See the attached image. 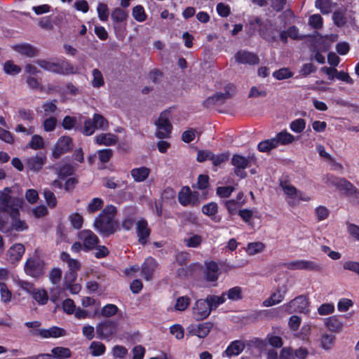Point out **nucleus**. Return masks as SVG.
I'll use <instances>...</instances> for the list:
<instances>
[{"mask_svg": "<svg viewBox=\"0 0 359 359\" xmlns=\"http://www.w3.org/2000/svg\"><path fill=\"white\" fill-rule=\"evenodd\" d=\"M90 84L95 88H100L104 85L103 74L98 69H93L92 70Z\"/></svg>", "mask_w": 359, "mask_h": 359, "instance_id": "c85d7f7f", "label": "nucleus"}, {"mask_svg": "<svg viewBox=\"0 0 359 359\" xmlns=\"http://www.w3.org/2000/svg\"><path fill=\"white\" fill-rule=\"evenodd\" d=\"M211 313L205 299H197L192 307V316L196 320H203Z\"/></svg>", "mask_w": 359, "mask_h": 359, "instance_id": "9d476101", "label": "nucleus"}, {"mask_svg": "<svg viewBox=\"0 0 359 359\" xmlns=\"http://www.w3.org/2000/svg\"><path fill=\"white\" fill-rule=\"evenodd\" d=\"M79 238L83 242V250L85 252L95 249L100 243L99 238L89 229H84L79 231Z\"/></svg>", "mask_w": 359, "mask_h": 359, "instance_id": "1a4fd4ad", "label": "nucleus"}, {"mask_svg": "<svg viewBox=\"0 0 359 359\" xmlns=\"http://www.w3.org/2000/svg\"><path fill=\"white\" fill-rule=\"evenodd\" d=\"M118 322L114 320H104L95 327L97 337L102 340H111L118 331Z\"/></svg>", "mask_w": 359, "mask_h": 359, "instance_id": "423d86ee", "label": "nucleus"}, {"mask_svg": "<svg viewBox=\"0 0 359 359\" xmlns=\"http://www.w3.org/2000/svg\"><path fill=\"white\" fill-rule=\"evenodd\" d=\"M191 299L187 296L180 297L177 299L175 308L176 310L183 311L187 309L190 304Z\"/></svg>", "mask_w": 359, "mask_h": 359, "instance_id": "3c124183", "label": "nucleus"}, {"mask_svg": "<svg viewBox=\"0 0 359 359\" xmlns=\"http://www.w3.org/2000/svg\"><path fill=\"white\" fill-rule=\"evenodd\" d=\"M205 300L212 312V311L216 310L219 305L224 304L226 300V297H225V294H222L221 296L209 294L206 297Z\"/></svg>", "mask_w": 359, "mask_h": 359, "instance_id": "a878e982", "label": "nucleus"}, {"mask_svg": "<svg viewBox=\"0 0 359 359\" xmlns=\"http://www.w3.org/2000/svg\"><path fill=\"white\" fill-rule=\"evenodd\" d=\"M42 108L44 111V114L46 116H51L55 114L57 110V107L56 105V101H49L46 102L43 104Z\"/></svg>", "mask_w": 359, "mask_h": 359, "instance_id": "603ef678", "label": "nucleus"}, {"mask_svg": "<svg viewBox=\"0 0 359 359\" xmlns=\"http://www.w3.org/2000/svg\"><path fill=\"white\" fill-rule=\"evenodd\" d=\"M74 172V167L69 164H64L60 166L57 172L58 177L61 180H64L66 177L72 175Z\"/></svg>", "mask_w": 359, "mask_h": 359, "instance_id": "4c0bfd02", "label": "nucleus"}, {"mask_svg": "<svg viewBox=\"0 0 359 359\" xmlns=\"http://www.w3.org/2000/svg\"><path fill=\"white\" fill-rule=\"evenodd\" d=\"M235 60L240 64L257 65L259 62L258 56L253 53L245 50L238 51L235 54Z\"/></svg>", "mask_w": 359, "mask_h": 359, "instance_id": "dca6fc26", "label": "nucleus"}, {"mask_svg": "<svg viewBox=\"0 0 359 359\" xmlns=\"http://www.w3.org/2000/svg\"><path fill=\"white\" fill-rule=\"evenodd\" d=\"M303 270L319 272L322 270V266L318 262L303 260Z\"/></svg>", "mask_w": 359, "mask_h": 359, "instance_id": "6e6d98bb", "label": "nucleus"}, {"mask_svg": "<svg viewBox=\"0 0 359 359\" xmlns=\"http://www.w3.org/2000/svg\"><path fill=\"white\" fill-rule=\"evenodd\" d=\"M327 181L338 189L343 190L346 197L353 200L359 199V189L346 179L330 175L327 177Z\"/></svg>", "mask_w": 359, "mask_h": 359, "instance_id": "20e7f679", "label": "nucleus"}, {"mask_svg": "<svg viewBox=\"0 0 359 359\" xmlns=\"http://www.w3.org/2000/svg\"><path fill=\"white\" fill-rule=\"evenodd\" d=\"M32 335L40 336L41 338H58L64 337L67 334V331L64 328L52 326L48 329H40L34 331H31Z\"/></svg>", "mask_w": 359, "mask_h": 359, "instance_id": "9b49d317", "label": "nucleus"}, {"mask_svg": "<svg viewBox=\"0 0 359 359\" xmlns=\"http://www.w3.org/2000/svg\"><path fill=\"white\" fill-rule=\"evenodd\" d=\"M128 17L127 13L121 8H115L111 13V18L116 23L123 22Z\"/></svg>", "mask_w": 359, "mask_h": 359, "instance_id": "c03bdc74", "label": "nucleus"}, {"mask_svg": "<svg viewBox=\"0 0 359 359\" xmlns=\"http://www.w3.org/2000/svg\"><path fill=\"white\" fill-rule=\"evenodd\" d=\"M91 353L93 356L97 357L103 355L106 351L105 345L100 341H93L90 346Z\"/></svg>", "mask_w": 359, "mask_h": 359, "instance_id": "ea45409f", "label": "nucleus"}, {"mask_svg": "<svg viewBox=\"0 0 359 359\" xmlns=\"http://www.w3.org/2000/svg\"><path fill=\"white\" fill-rule=\"evenodd\" d=\"M97 11L100 20L106 21L109 16L108 7L107 4L100 3L97 5Z\"/></svg>", "mask_w": 359, "mask_h": 359, "instance_id": "69168bd1", "label": "nucleus"}, {"mask_svg": "<svg viewBox=\"0 0 359 359\" xmlns=\"http://www.w3.org/2000/svg\"><path fill=\"white\" fill-rule=\"evenodd\" d=\"M151 232L148 222L144 218H141L136 222V233L138 242L141 245H144L147 243Z\"/></svg>", "mask_w": 359, "mask_h": 359, "instance_id": "f8f14e48", "label": "nucleus"}, {"mask_svg": "<svg viewBox=\"0 0 359 359\" xmlns=\"http://www.w3.org/2000/svg\"><path fill=\"white\" fill-rule=\"evenodd\" d=\"M12 190L5 187L0 191V211L8 213L10 216H16L23 203L22 199L11 196Z\"/></svg>", "mask_w": 359, "mask_h": 359, "instance_id": "f03ea898", "label": "nucleus"}, {"mask_svg": "<svg viewBox=\"0 0 359 359\" xmlns=\"http://www.w3.org/2000/svg\"><path fill=\"white\" fill-rule=\"evenodd\" d=\"M235 188L233 186L218 187L216 189V194L222 198H229L234 191Z\"/></svg>", "mask_w": 359, "mask_h": 359, "instance_id": "de8ad7c7", "label": "nucleus"}, {"mask_svg": "<svg viewBox=\"0 0 359 359\" xmlns=\"http://www.w3.org/2000/svg\"><path fill=\"white\" fill-rule=\"evenodd\" d=\"M69 221L72 226L76 229H79L82 227L83 219L82 215L78 212L73 213L69 216Z\"/></svg>", "mask_w": 359, "mask_h": 359, "instance_id": "864d4df0", "label": "nucleus"}, {"mask_svg": "<svg viewBox=\"0 0 359 359\" xmlns=\"http://www.w3.org/2000/svg\"><path fill=\"white\" fill-rule=\"evenodd\" d=\"M76 69L67 61H63L60 63H57V68L56 73L60 74H69L76 73Z\"/></svg>", "mask_w": 359, "mask_h": 359, "instance_id": "473e14b6", "label": "nucleus"}, {"mask_svg": "<svg viewBox=\"0 0 359 359\" xmlns=\"http://www.w3.org/2000/svg\"><path fill=\"white\" fill-rule=\"evenodd\" d=\"M104 201L100 198H93L86 207V212L89 215L95 214L102 210Z\"/></svg>", "mask_w": 359, "mask_h": 359, "instance_id": "c756f323", "label": "nucleus"}, {"mask_svg": "<svg viewBox=\"0 0 359 359\" xmlns=\"http://www.w3.org/2000/svg\"><path fill=\"white\" fill-rule=\"evenodd\" d=\"M306 128V121L303 118H297L290 123V128L296 133H301Z\"/></svg>", "mask_w": 359, "mask_h": 359, "instance_id": "79ce46f5", "label": "nucleus"}, {"mask_svg": "<svg viewBox=\"0 0 359 359\" xmlns=\"http://www.w3.org/2000/svg\"><path fill=\"white\" fill-rule=\"evenodd\" d=\"M276 147H277L273 137L262 141L257 145V149L261 152H268Z\"/></svg>", "mask_w": 359, "mask_h": 359, "instance_id": "a19ab883", "label": "nucleus"}, {"mask_svg": "<svg viewBox=\"0 0 359 359\" xmlns=\"http://www.w3.org/2000/svg\"><path fill=\"white\" fill-rule=\"evenodd\" d=\"M171 114L170 110H165L161 113L155 121V135L158 139H168L170 137L172 126L171 123Z\"/></svg>", "mask_w": 359, "mask_h": 359, "instance_id": "7ed1b4c3", "label": "nucleus"}, {"mask_svg": "<svg viewBox=\"0 0 359 359\" xmlns=\"http://www.w3.org/2000/svg\"><path fill=\"white\" fill-rule=\"evenodd\" d=\"M12 48L19 54L27 57H33L38 54V50L29 43L16 44L13 46Z\"/></svg>", "mask_w": 359, "mask_h": 359, "instance_id": "aec40b11", "label": "nucleus"}, {"mask_svg": "<svg viewBox=\"0 0 359 359\" xmlns=\"http://www.w3.org/2000/svg\"><path fill=\"white\" fill-rule=\"evenodd\" d=\"M43 197L47 205L50 208H53L57 205V201L54 193L48 189H44L43 191Z\"/></svg>", "mask_w": 359, "mask_h": 359, "instance_id": "37998d69", "label": "nucleus"}, {"mask_svg": "<svg viewBox=\"0 0 359 359\" xmlns=\"http://www.w3.org/2000/svg\"><path fill=\"white\" fill-rule=\"evenodd\" d=\"M219 266L217 262L210 261L206 264L204 271V278L208 282H217L219 278Z\"/></svg>", "mask_w": 359, "mask_h": 359, "instance_id": "a211bd4d", "label": "nucleus"}, {"mask_svg": "<svg viewBox=\"0 0 359 359\" xmlns=\"http://www.w3.org/2000/svg\"><path fill=\"white\" fill-rule=\"evenodd\" d=\"M202 212L208 216L213 222H219L222 217L217 215L218 205L215 202H210L205 204L201 208Z\"/></svg>", "mask_w": 359, "mask_h": 359, "instance_id": "412c9836", "label": "nucleus"}, {"mask_svg": "<svg viewBox=\"0 0 359 359\" xmlns=\"http://www.w3.org/2000/svg\"><path fill=\"white\" fill-rule=\"evenodd\" d=\"M72 147V139L67 136H62L56 142L53 147V154L60 156L69 151Z\"/></svg>", "mask_w": 359, "mask_h": 359, "instance_id": "f3484780", "label": "nucleus"}, {"mask_svg": "<svg viewBox=\"0 0 359 359\" xmlns=\"http://www.w3.org/2000/svg\"><path fill=\"white\" fill-rule=\"evenodd\" d=\"M213 323L210 321L199 323L194 330V334L199 338H205L213 327Z\"/></svg>", "mask_w": 359, "mask_h": 359, "instance_id": "cd10ccee", "label": "nucleus"}, {"mask_svg": "<svg viewBox=\"0 0 359 359\" xmlns=\"http://www.w3.org/2000/svg\"><path fill=\"white\" fill-rule=\"evenodd\" d=\"M32 297L39 305H44L48 302V295L44 289H38L33 292Z\"/></svg>", "mask_w": 359, "mask_h": 359, "instance_id": "c9c22d12", "label": "nucleus"}, {"mask_svg": "<svg viewBox=\"0 0 359 359\" xmlns=\"http://www.w3.org/2000/svg\"><path fill=\"white\" fill-rule=\"evenodd\" d=\"M202 243V237L199 235H193L185 240V245L189 248H198Z\"/></svg>", "mask_w": 359, "mask_h": 359, "instance_id": "0e129e2a", "label": "nucleus"}, {"mask_svg": "<svg viewBox=\"0 0 359 359\" xmlns=\"http://www.w3.org/2000/svg\"><path fill=\"white\" fill-rule=\"evenodd\" d=\"M287 292V285H283L282 286H278L269 298L263 301L262 305L265 307H269L280 303L284 299Z\"/></svg>", "mask_w": 359, "mask_h": 359, "instance_id": "ddd939ff", "label": "nucleus"}, {"mask_svg": "<svg viewBox=\"0 0 359 359\" xmlns=\"http://www.w3.org/2000/svg\"><path fill=\"white\" fill-rule=\"evenodd\" d=\"M54 357L58 359H66L72 356V351L69 348L57 346L51 350Z\"/></svg>", "mask_w": 359, "mask_h": 359, "instance_id": "72a5a7b5", "label": "nucleus"}, {"mask_svg": "<svg viewBox=\"0 0 359 359\" xmlns=\"http://www.w3.org/2000/svg\"><path fill=\"white\" fill-rule=\"evenodd\" d=\"M96 129V126L94 122V118L93 119L88 118L84 121V127L83 133L86 135H91L93 134Z\"/></svg>", "mask_w": 359, "mask_h": 359, "instance_id": "338daca9", "label": "nucleus"}, {"mask_svg": "<svg viewBox=\"0 0 359 359\" xmlns=\"http://www.w3.org/2000/svg\"><path fill=\"white\" fill-rule=\"evenodd\" d=\"M245 344L241 340H235L231 341L223 352L222 356L232 357L238 355L244 350Z\"/></svg>", "mask_w": 359, "mask_h": 359, "instance_id": "6ab92c4d", "label": "nucleus"}, {"mask_svg": "<svg viewBox=\"0 0 359 359\" xmlns=\"http://www.w3.org/2000/svg\"><path fill=\"white\" fill-rule=\"evenodd\" d=\"M280 186L283 189L284 193L292 198L297 194V190L295 187L290 184L287 181H280Z\"/></svg>", "mask_w": 359, "mask_h": 359, "instance_id": "5fc2aeb1", "label": "nucleus"}, {"mask_svg": "<svg viewBox=\"0 0 359 359\" xmlns=\"http://www.w3.org/2000/svg\"><path fill=\"white\" fill-rule=\"evenodd\" d=\"M132 15L134 19L140 22H142L147 19V14L142 6L137 5L133 8Z\"/></svg>", "mask_w": 359, "mask_h": 359, "instance_id": "58836bf2", "label": "nucleus"}, {"mask_svg": "<svg viewBox=\"0 0 359 359\" xmlns=\"http://www.w3.org/2000/svg\"><path fill=\"white\" fill-rule=\"evenodd\" d=\"M118 311V308L113 304H107L104 306L101 311L100 315L104 318H110L115 316Z\"/></svg>", "mask_w": 359, "mask_h": 359, "instance_id": "e433bc0d", "label": "nucleus"}, {"mask_svg": "<svg viewBox=\"0 0 359 359\" xmlns=\"http://www.w3.org/2000/svg\"><path fill=\"white\" fill-rule=\"evenodd\" d=\"M293 73L288 68H282L273 73V76L277 80H283L291 78Z\"/></svg>", "mask_w": 359, "mask_h": 359, "instance_id": "8fccbe9b", "label": "nucleus"}, {"mask_svg": "<svg viewBox=\"0 0 359 359\" xmlns=\"http://www.w3.org/2000/svg\"><path fill=\"white\" fill-rule=\"evenodd\" d=\"M29 145L32 149H42L44 147L43 138L39 135H34L32 136Z\"/></svg>", "mask_w": 359, "mask_h": 359, "instance_id": "13d9d810", "label": "nucleus"}, {"mask_svg": "<svg viewBox=\"0 0 359 359\" xmlns=\"http://www.w3.org/2000/svg\"><path fill=\"white\" fill-rule=\"evenodd\" d=\"M273 139L276 142V147L280 145H288L296 141L295 137L286 130L278 133Z\"/></svg>", "mask_w": 359, "mask_h": 359, "instance_id": "5701e85b", "label": "nucleus"}, {"mask_svg": "<svg viewBox=\"0 0 359 359\" xmlns=\"http://www.w3.org/2000/svg\"><path fill=\"white\" fill-rule=\"evenodd\" d=\"M158 266V263L152 257H148L142 264V274L146 280H150L153 278L154 273Z\"/></svg>", "mask_w": 359, "mask_h": 359, "instance_id": "4468645a", "label": "nucleus"}, {"mask_svg": "<svg viewBox=\"0 0 359 359\" xmlns=\"http://www.w3.org/2000/svg\"><path fill=\"white\" fill-rule=\"evenodd\" d=\"M334 311V306L332 303H325L321 304L318 309V312L321 316H327L331 314Z\"/></svg>", "mask_w": 359, "mask_h": 359, "instance_id": "e2e57ef3", "label": "nucleus"}, {"mask_svg": "<svg viewBox=\"0 0 359 359\" xmlns=\"http://www.w3.org/2000/svg\"><path fill=\"white\" fill-rule=\"evenodd\" d=\"M36 63L44 69L56 73L57 63L44 60H38Z\"/></svg>", "mask_w": 359, "mask_h": 359, "instance_id": "680f3d73", "label": "nucleus"}, {"mask_svg": "<svg viewBox=\"0 0 359 359\" xmlns=\"http://www.w3.org/2000/svg\"><path fill=\"white\" fill-rule=\"evenodd\" d=\"M118 141L117 137L112 133H101L95 137V142L98 145L111 146Z\"/></svg>", "mask_w": 359, "mask_h": 359, "instance_id": "b1692460", "label": "nucleus"}, {"mask_svg": "<svg viewBox=\"0 0 359 359\" xmlns=\"http://www.w3.org/2000/svg\"><path fill=\"white\" fill-rule=\"evenodd\" d=\"M325 325L332 332H339L344 327V323L337 316L326 318Z\"/></svg>", "mask_w": 359, "mask_h": 359, "instance_id": "393cba45", "label": "nucleus"}, {"mask_svg": "<svg viewBox=\"0 0 359 359\" xmlns=\"http://www.w3.org/2000/svg\"><path fill=\"white\" fill-rule=\"evenodd\" d=\"M178 201L183 206H197L200 203L199 193L191 191L189 187L184 186L178 194Z\"/></svg>", "mask_w": 359, "mask_h": 359, "instance_id": "6e6552de", "label": "nucleus"}, {"mask_svg": "<svg viewBox=\"0 0 359 359\" xmlns=\"http://www.w3.org/2000/svg\"><path fill=\"white\" fill-rule=\"evenodd\" d=\"M0 294H1V300L7 304L11 302L12 298V292L8 288L6 284L3 282H0Z\"/></svg>", "mask_w": 359, "mask_h": 359, "instance_id": "a18cd8bd", "label": "nucleus"}, {"mask_svg": "<svg viewBox=\"0 0 359 359\" xmlns=\"http://www.w3.org/2000/svg\"><path fill=\"white\" fill-rule=\"evenodd\" d=\"M4 70L8 74L16 75L21 72V68L20 66L16 65L13 61L9 60L5 62Z\"/></svg>", "mask_w": 359, "mask_h": 359, "instance_id": "49530a36", "label": "nucleus"}, {"mask_svg": "<svg viewBox=\"0 0 359 359\" xmlns=\"http://www.w3.org/2000/svg\"><path fill=\"white\" fill-rule=\"evenodd\" d=\"M222 294H225V297L226 296L229 299L233 302H237L243 299V290L239 286L233 287Z\"/></svg>", "mask_w": 359, "mask_h": 359, "instance_id": "7c9ffc66", "label": "nucleus"}, {"mask_svg": "<svg viewBox=\"0 0 359 359\" xmlns=\"http://www.w3.org/2000/svg\"><path fill=\"white\" fill-rule=\"evenodd\" d=\"M117 212L116 208L113 205H107L95 217L93 226L101 235L110 236L117 230V223L114 220Z\"/></svg>", "mask_w": 359, "mask_h": 359, "instance_id": "f257e3e1", "label": "nucleus"}, {"mask_svg": "<svg viewBox=\"0 0 359 359\" xmlns=\"http://www.w3.org/2000/svg\"><path fill=\"white\" fill-rule=\"evenodd\" d=\"M347 231L355 240L359 241V226L352 223L347 224Z\"/></svg>", "mask_w": 359, "mask_h": 359, "instance_id": "774afa93", "label": "nucleus"}, {"mask_svg": "<svg viewBox=\"0 0 359 359\" xmlns=\"http://www.w3.org/2000/svg\"><path fill=\"white\" fill-rule=\"evenodd\" d=\"M150 170L147 167H140L132 169L131 176L135 182H141L144 181L149 176Z\"/></svg>", "mask_w": 359, "mask_h": 359, "instance_id": "bb28decb", "label": "nucleus"}, {"mask_svg": "<svg viewBox=\"0 0 359 359\" xmlns=\"http://www.w3.org/2000/svg\"><path fill=\"white\" fill-rule=\"evenodd\" d=\"M283 307L285 311L289 314L294 312L305 313L309 311V301L306 296L299 295L288 303L283 304Z\"/></svg>", "mask_w": 359, "mask_h": 359, "instance_id": "0eeeda50", "label": "nucleus"}, {"mask_svg": "<svg viewBox=\"0 0 359 359\" xmlns=\"http://www.w3.org/2000/svg\"><path fill=\"white\" fill-rule=\"evenodd\" d=\"M46 269L45 262L39 256L29 257L24 266L25 274L34 278L43 277L46 273Z\"/></svg>", "mask_w": 359, "mask_h": 359, "instance_id": "39448f33", "label": "nucleus"}, {"mask_svg": "<svg viewBox=\"0 0 359 359\" xmlns=\"http://www.w3.org/2000/svg\"><path fill=\"white\" fill-rule=\"evenodd\" d=\"M57 125V118L50 116L46 118L43 122V128L46 132H52L55 130Z\"/></svg>", "mask_w": 359, "mask_h": 359, "instance_id": "052dcab7", "label": "nucleus"}, {"mask_svg": "<svg viewBox=\"0 0 359 359\" xmlns=\"http://www.w3.org/2000/svg\"><path fill=\"white\" fill-rule=\"evenodd\" d=\"M25 252V248L22 243H15L7 252L8 260L11 264L18 262Z\"/></svg>", "mask_w": 359, "mask_h": 359, "instance_id": "2eb2a0df", "label": "nucleus"}, {"mask_svg": "<svg viewBox=\"0 0 359 359\" xmlns=\"http://www.w3.org/2000/svg\"><path fill=\"white\" fill-rule=\"evenodd\" d=\"M12 219L11 226L12 228L17 231H23L28 229V225L25 220L20 219V211L16 216H10Z\"/></svg>", "mask_w": 359, "mask_h": 359, "instance_id": "f704fd0d", "label": "nucleus"}, {"mask_svg": "<svg viewBox=\"0 0 359 359\" xmlns=\"http://www.w3.org/2000/svg\"><path fill=\"white\" fill-rule=\"evenodd\" d=\"M335 336L331 334L325 333L321 335L320 346L325 351L330 350L334 343Z\"/></svg>", "mask_w": 359, "mask_h": 359, "instance_id": "2f4dec72", "label": "nucleus"}, {"mask_svg": "<svg viewBox=\"0 0 359 359\" xmlns=\"http://www.w3.org/2000/svg\"><path fill=\"white\" fill-rule=\"evenodd\" d=\"M67 266L69 270L65 274V279L67 281L73 283L77 278L78 271L81 269V264L77 259H72L67 263Z\"/></svg>", "mask_w": 359, "mask_h": 359, "instance_id": "4be33fe9", "label": "nucleus"}, {"mask_svg": "<svg viewBox=\"0 0 359 359\" xmlns=\"http://www.w3.org/2000/svg\"><path fill=\"white\" fill-rule=\"evenodd\" d=\"M112 354L115 358L123 359L128 354V349L121 345H116L112 348Z\"/></svg>", "mask_w": 359, "mask_h": 359, "instance_id": "4d7b16f0", "label": "nucleus"}, {"mask_svg": "<svg viewBox=\"0 0 359 359\" xmlns=\"http://www.w3.org/2000/svg\"><path fill=\"white\" fill-rule=\"evenodd\" d=\"M210 177L207 175H199L197 179L196 188L199 190H204L209 187Z\"/></svg>", "mask_w": 359, "mask_h": 359, "instance_id": "bf43d9fd", "label": "nucleus"}, {"mask_svg": "<svg viewBox=\"0 0 359 359\" xmlns=\"http://www.w3.org/2000/svg\"><path fill=\"white\" fill-rule=\"evenodd\" d=\"M265 248V245L262 242L249 243L247 247V252L249 255H255L261 252Z\"/></svg>", "mask_w": 359, "mask_h": 359, "instance_id": "09e8293b", "label": "nucleus"}]
</instances>
